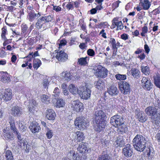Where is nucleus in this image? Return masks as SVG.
<instances>
[{"mask_svg":"<svg viewBox=\"0 0 160 160\" xmlns=\"http://www.w3.org/2000/svg\"><path fill=\"white\" fill-rule=\"evenodd\" d=\"M5 156L6 160H15L11 150H5Z\"/></svg>","mask_w":160,"mask_h":160,"instance_id":"cd10ccee","label":"nucleus"},{"mask_svg":"<svg viewBox=\"0 0 160 160\" xmlns=\"http://www.w3.org/2000/svg\"><path fill=\"white\" fill-rule=\"evenodd\" d=\"M141 82L142 88L147 91H150L153 87V84L151 81L146 77H143Z\"/></svg>","mask_w":160,"mask_h":160,"instance_id":"9d476101","label":"nucleus"},{"mask_svg":"<svg viewBox=\"0 0 160 160\" xmlns=\"http://www.w3.org/2000/svg\"><path fill=\"white\" fill-rule=\"evenodd\" d=\"M74 124L77 128L82 130L87 128L88 126L89 122L84 117H79L76 118Z\"/></svg>","mask_w":160,"mask_h":160,"instance_id":"39448f33","label":"nucleus"},{"mask_svg":"<svg viewBox=\"0 0 160 160\" xmlns=\"http://www.w3.org/2000/svg\"><path fill=\"white\" fill-rule=\"evenodd\" d=\"M122 22L121 21H119L118 22H112V27L113 28H115V26L117 27V30H118V28L120 29H122L123 28V26L122 25Z\"/></svg>","mask_w":160,"mask_h":160,"instance_id":"4c0bfd02","label":"nucleus"},{"mask_svg":"<svg viewBox=\"0 0 160 160\" xmlns=\"http://www.w3.org/2000/svg\"><path fill=\"white\" fill-rule=\"evenodd\" d=\"M145 112L148 115L151 116L152 122L158 125L160 122V114L158 112L157 109L154 106H151L147 107Z\"/></svg>","mask_w":160,"mask_h":160,"instance_id":"f03ea898","label":"nucleus"},{"mask_svg":"<svg viewBox=\"0 0 160 160\" xmlns=\"http://www.w3.org/2000/svg\"><path fill=\"white\" fill-rule=\"evenodd\" d=\"M53 92L54 94H52V96L55 98H56L59 96L58 94L60 93V90L58 88H56L54 89Z\"/></svg>","mask_w":160,"mask_h":160,"instance_id":"49530a36","label":"nucleus"},{"mask_svg":"<svg viewBox=\"0 0 160 160\" xmlns=\"http://www.w3.org/2000/svg\"><path fill=\"white\" fill-rule=\"evenodd\" d=\"M95 122H104L106 118V115L105 112L101 110L96 111L94 114Z\"/></svg>","mask_w":160,"mask_h":160,"instance_id":"6e6552de","label":"nucleus"},{"mask_svg":"<svg viewBox=\"0 0 160 160\" xmlns=\"http://www.w3.org/2000/svg\"><path fill=\"white\" fill-rule=\"evenodd\" d=\"M9 75L6 72H0V79L4 83L9 82L11 79Z\"/></svg>","mask_w":160,"mask_h":160,"instance_id":"4468645a","label":"nucleus"},{"mask_svg":"<svg viewBox=\"0 0 160 160\" xmlns=\"http://www.w3.org/2000/svg\"><path fill=\"white\" fill-rule=\"evenodd\" d=\"M122 153L127 158H129L132 156L133 151L130 144H127L125 146L122 150Z\"/></svg>","mask_w":160,"mask_h":160,"instance_id":"f8f14e48","label":"nucleus"},{"mask_svg":"<svg viewBox=\"0 0 160 160\" xmlns=\"http://www.w3.org/2000/svg\"><path fill=\"white\" fill-rule=\"evenodd\" d=\"M41 99L42 102L44 103L48 104L50 100L48 96L46 95H43L42 96Z\"/></svg>","mask_w":160,"mask_h":160,"instance_id":"37998d69","label":"nucleus"},{"mask_svg":"<svg viewBox=\"0 0 160 160\" xmlns=\"http://www.w3.org/2000/svg\"><path fill=\"white\" fill-rule=\"evenodd\" d=\"M87 54L88 55L93 57L95 55V52L94 51L91 49H88L87 52Z\"/></svg>","mask_w":160,"mask_h":160,"instance_id":"603ef678","label":"nucleus"},{"mask_svg":"<svg viewBox=\"0 0 160 160\" xmlns=\"http://www.w3.org/2000/svg\"><path fill=\"white\" fill-rule=\"evenodd\" d=\"M30 56H32V58H34L35 57L38 56L39 55V54L38 51H36L32 55V53L30 54Z\"/></svg>","mask_w":160,"mask_h":160,"instance_id":"69168bd1","label":"nucleus"},{"mask_svg":"<svg viewBox=\"0 0 160 160\" xmlns=\"http://www.w3.org/2000/svg\"><path fill=\"white\" fill-rule=\"evenodd\" d=\"M95 122L96 124L94 127V129L96 131L100 132L105 127V126L104 124V122Z\"/></svg>","mask_w":160,"mask_h":160,"instance_id":"5701e85b","label":"nucleus"},{"mask_svg":"<svg viewBox=\"0 0 160 160\" xmlns=\"http://www.w3.org/2000/svg\"><path fill=\"white\" fill-rule=\"evenodd\" d=\"M46 118L49 120H54L56 116V114L53 110L48 109L46 112Z\"/></svg>","mask_w":160,"mask_h":160,"instance_id":"a211bd4d","label":"nucleus"},{"mask_svg":"<svg viewBox=\"0 0 160 160\" xmlns=\"http://www.w3.org/2000/svg\"><path fill=\"white\" fill-rule=\"evenodd\" d=\"M66 7L67 9L69 10L70 9H72L73 8V5L71 3V2H69L66 5Z\"/></svg>","mask_w":160,"mask_h":160,"instance_id":"6e6d98bb","label":"nucleus"},{"mask_svg":"<svg viewBox=\"0 0 160 160\" xmlns=\"http://www.w3.org/2000/svg\"><path fill=\"white\" fill-rule=\"evenodd\" d=\"M107 92L109 95L115 96L118 94L119 91L115 85H112L108 88Z\"/></svg>","mask_w":160,"mask_h":160,"instance_id":"dca6fc26","label":"nucleus"},{"mask_svg":"<svg viewBox=\"0 0 160 160\" xmlns=\"http://www.w3.org/2000/svg\"><path fill=\"white\" fill-rule=\"evenodd\" d=\"M97 160H112V158L108 153L107 151H105L99 155Z\"/></svg>","mask_w":160,"mask_h":160,"instance_id":"aec40b11","label":"nucleus"},{"mask_svg":"<svg viewBox=\"0 0 160 160\" xmlns=\"http://www.w3.org/2000/svg\"><path fill=\"white\" fill-rule=\"evenodd\" d=\"M87 143L83 142L80 143L77 148L78 151L80 153L85 152L87 150Z\"/></svg>","mask_w":160,"mask_h":160,"instance_id":"a878e982","label":"nucleus"},{"mask_svg":"<svg viewBox=\"0 0 160 160\" xmlns=\"http://www.w3.org/2000/svg\"><path fill=\"white\" fill-rule=\"evenodd\" d=\"M121 38L124 40L128 39V36L126 34H123L121 35Z\"/></svg>","mask_w":160,"mask_h":160,"instance_id":"338daca9","label":"nucleus"},{"mask_svg":"<svg viewBox=\"0 0 160 160\" xmlns=\"http://www.w3.org/2000/svg\"><path fill=\"white\" fill-rule=\"evenodd\" d=\"M140 4L142 7V9L145 10H148L151 6L150 2L148 0H143L140 1Z\"/></svg>","mask_w":160,"mask_h":160,"instance_id":"393cba45","label":"nucleus"},{"mask_svg":"<svg viewBox=\"0 0 160 160\" xmlns=\"http://www.w3.org/2000/svg\"><path fill=\"white\" fill-rule=\"evenodd\" d=\"M29 128L32 132L33 133L38 132L41 130V128L39 124L37 122H32Z\"/></svg>","mask_w":160,"mask_h":160,"instance_id":"ddd939ff","label":"nucleus"},{"mask_svg":"<svg viewBox=\"0 0 160 160\" xmlns=\"http://www.w3.org/2000/svg\"><path fill=\"white\" fill-rule=\"evenodd\" d=\"M52 20L53 17L50 15L42 17L37 19L36 27L38 29L42 28L45 30L49 28L47 26L48 22H51Z\"/></svg>","mask_w":160,"mask_h":160,"instance_id":"7ed1b4c3","label":"nucleus"},{"mask_svg":"<svg viewBox=\"0 0 160 160\" xmlns=\"http://www.w3.org/2000/svg\"><path fill=\"white\" fill-rule=\"evenodd\" d=\"M18 125H19V127L20 128V129L23 131H24V129H25V128H26V126H23L22 124V123L20 121L18 122Z\"/></svg>","mask_w":160,"mask_h":160,"instance_id":"bf43d9fd","label":"nucleus"},{"mask_svg":"<svg viewBox=\"0 0 160 160\" xmlns=\"http://www.w3.org/2000/svg\"><path fill=\"white\" fill-rule=\"evenodd\" d=\"M79 47L82 50H83L87 48V46L84 43H82L79 45Z\"/></svg>","mask_w":160,"mask_h":160,"instance_id":"4d7b16f0","label":"nucleus"},{"mask_svg":"<svg viewBox=\"0 0 160 160\" xmlns=\"http://www.w3.org/2000/svg\"><path fill=\"white\" fill-rule=\"evenodd\" d=\"M115 77L117 79L123 80L126 79V76L125 75L117 74L116 75Z\"/></svg>","mask_w":160,"mask_h":160,"instance_id":"c03bdc74","label":"nucleus"},{"mask_svg":"<svg viewBox=\"0 0 160 160\" xmlns=\"http://www.w3.org/2000/svg\"><path fill=\"white\" fill-rule=\"evenodd\" d=\"M89 57H87L85 58H78V63L81 65H85L88 64L87 62V59Z\"/></svg>","mask_w":160,"mask_h":160,"instance_id":"72a5a7b5","label":"nucleus"},{"mask_svg":"<svg viewBox=\"0 0 160 160\" xmlns=\"http://www.w3.org/2000/svg\"><path fill=\"white\" fill-rule=\"evenodd\" d=\"M83 106L82 103L79 101H73L72 103V107L74 110L79 112L82 111L83 110Z\"/></svg>","mask_w":160,"mask_h":160,"instance_id":"9b49d317","label":"nucleus"},{"mask_svg":"<svg viewBox=\"0 0 160 160\" xmlns=\"http://www.w3.org/2000/svg\"><path fill=\"white\" fill-rule=\"evenodd\" d=\"M49 83L48 82V80L47 79H45L43 80V84L44 87L46 88L47 87Z\"/></svg>","mask_w":160,"mask_h":160,"instance_id":"5fc2aeb1","label":"nucleus"},{"mask_svg":"<svg viewBox=\"0 0 160 160\" xmlns=\"http://www.w3.org/2000/svg\"><path fill=\"white\" fill-rule=\"evenodd\" d=\"M120 2V1L118 0L112 3V6L114 9L117 8L119 6V4Z\"/></svg>","mask_w":160,"mask_h":160,"instance_id":"864d4df0","label":"nucleus"},{"mask_svg":"<svg viewBox=\"0 0 160 160\" xmlns=\"http://www.w3.org/2000/svg\"><path fill=\"white\" fill-rule=\"evenodd\" d=\"M110 43L112 44V48L114 50H117V43L115 39L113 38H111L110 41Z\"/></svg>","mask_w":160,"mask_h":160,"instance_id":"a18cd8bd","label":"nucleus"},{"mask_svg":"<svg viewBox=\"0 0 160 160\" xmlns=\"http://www.w3.org/2000/svg\"><path fill=\"white\" fill-rule=\"evenodd\" d=\"M67 55L62 51L57 52L56 57L58 60L61 62H64L67 59Z\"/></svg>","mask_w":160,"mask_h":160,"instance_id":"f3484780","label":"nucleus"},{"mask_svg":"<svg viewBox=\"0 0 160 160\" xmlns=\"http://www.w3.org/2000/svg\"><path fill=\"white\" fill-rule=\"evenodd\" d=\"M9 122L10 124V127L11 129L13 130V131H16V128L15 124V121L14 118L12 116L10 117L8 119Z\"/></svg>","mask_w":160,"mask_h":160,"instance_id":"c85d7f7f","label":"nucleus"},{"mask_svg":"<svg viewBox=\"0 0 160 160\" xmlns=\"http://www.w3.org/2000/svg\"><path fill=\"white\" fill-rule=\"evenodd\" d=\"M21 28L22 32L23 33H26L27 32L28 28L27 25L26 24H22L21 25Z\"/></svg>","mask_w":160,"mask_h":160,"instance_id":"3c124183","label":"nucleus"},{"mask_svg":"<svg viewBox=\"0 0 160 160\" xmlns=\"http://www.w3.org/2000/svg\"><path fill=\"white\" fill-rule=\"evenodd\" d=\"M62 79L67 81H69L71 78L72 75L69 72H63L62 73Z\"/></svg>","mask_w":160,"mask_h":160,"instance_id":"c756f323","label":"nucleus"},{"mask_svg":"<svg viewBox=\"0 0 160 160\" xmlns=\"http://www.w3.org/2000/svg\"><path fill=\"white\" fill-rule=\"evenodd\" d=\"M132 75L135 78H138L139 77L140 72L137 69L132 68L131 70Z\"/></svg>","mask_w":160,"mask_h":160,"instance_id":"2f4dec72","label":"nucleus"},{"mask_svg":"<svg viewBox=\"0 0 160 160\" xmlns=\"http://www.w3.org/2000/svg\"><path fill=\"white\" fill-rule=\"evenodd\" d=\"M68 156L69 158H63L62 160H80L79 157L77 155L75 154L74 151L70 152L68 154Z\"/></svg>","mask_w":160,"mask_h":160,"instance_id":"6ab92c4d","label":"nucleus"},{"mask_svg":"<svg viewBox=\"0 0 160 160\" xmlns=\"http://www.w3.org/2000/svg\"><path fill=\"white\" fill-rule=\"evenodd\" d=\"M53 9L57 12L61 11V8L59 6H54L53 7Z\"/></svg>","mask_w":160,"mask_h":160,"instance_id":"680f3d73","label":"nucleus"},{"mask_svg":"<svg viewBox=\"0 0 160 160\" xmlns=\"http://www.w3.org/2000/svg\"><path fill=\"white\" fill-rule=\"evenodd\" d=\"M147 140L142 135L138 134L135 136L132 141L133 146L137 151L142 152L146 147Z\"/></svg>","mask_w":160,"mask_h":160,"instance_id":"f257e3e1","label":"nucleus"},{"mask_svg":"<svg viewBox=\"0 0 160 160\" xmlns=\"http://www.w3.org/2000/svg\"><path fill=\"white\" fill-rule=\"evenodd\" d=\"M76 134L77 136V140L78 141L81 142L84 139L85 136L84 134L82 132L77 131L76 132Z\"/></svg>","mask_w":160,"mask_h":160,"instance_id":"7c9ffc66","label":"nucleus"},{"mask_svg":"<svg viewBox=\"0 0 160 160\" xmlns=\"http://www.w3.org/2000/svg\"><path fill=\"white\" fill-rule=\"evenodd\" d=\"M4 136L6 139L10 140H12L14 139V135L11 131H8L6 133L4 134Z\"/></svg>","mask_w":160,"mask_h":160,"instance_id":"e433bc0d","label":"nucleus"},{"mask_svg":"<svg viewBox=\"0 0 160 160\" xmlns=\"http://www.w3.org/2000/svg\"><path fill=\"white\" fill-rule=\"evenodd\" d=\"M28 15V20L32 22L35 19V18L34 16V12H30V13H29Z\"/></svg>","mask_w":160,"mask_h":160,"instance_id":"8fccbe9b","label":"nucleus"},{"mask_svg":"<svg viewBox=\"0 0 160 160\" xmlns=\"http://www.w3.org/2000/svg\"><path fill=\"white\" fill-rule=\"evenodd\" d=\"M41 64V61L38 59L34 58L33 61V67L34 68L38 69Z\"/></svg>","mask_w":160,"mask_h":160,"instance_id":"c9c22d12","label":"nucleus"},{"mask_svg":"<svg viewBox=\"0 0 160 160\" xmlns=\"http://www.w3.org/2000/svg\"><path fill=\"white\" fill-rule=\"evenodd\" d=\"M37 104V103L36 101L34 100H32V102H30L29 105H31V106H34L35 107L36 106Z\"/></svg>","mask_w":160,"mask_h":160,"instance_id":"0e129e2a","label":"nucleus"},{"mask_svg":"<svg viewBox=\"0 0 160 160\" xmlns=\"http://www.w3.org/2000/svg\"><path fill=\"white\" fill-rule=\"evenodd\" d=\"M12 95L11 90L10 89H6L3 95L4 99L6 101L10 100L12 98Z\"/></svg>","mask_w":160,"mask_h":160,"instance_id":"4be33fe9","label":"nucleus"},{"mask_svg":"<svg viewBox=\"0 0 160 160\" xmlns=\"http://www.w3.org/2000/svg\"><path fill=\"white\" fill-rule=\"evenodd\" d=\"M141 68L142 72L146 75H149L150 73L149 68L147 66H142Z\"/></svg>","mask_w":160,"mask_h":160,"instance_id":"ea45409f","label":"nucleus"},{"mask_svg":"<svg viewBox=\"0 0 160 160\" xmlns=\"http://www.w3.org/2000/svg\"><path fill=\"white\" fill-rule=\"evenodd\" d=\"M124 122L123 117L118 115H115L112 117L110 120L111 124L116 128L119 127Z\"/></svg>","mask_w":160,"mask_h":160,"instance_id":"0eeeda50","label":"nucleus"},{"mask_svg":"<svg viewBox=\"0 0 160 160\" xmlns=\"http://www.w3.org/2000/svg\"><path fill=\"white\" fill-rule=\"evenodd\" d=\"M119 89L121 92L124 94H127L130 92V87L129 84L125 81H121L118 83Z\"/></svg>","mask_w":160,"mask_h":160,"instance_id":"1a4fd4ad","label":"nucleus"},{"mask_svg":"<svg viewBox=\"0 0 160 160\" xmlns=\"http://www.w3.org/2000/svg\"><path fill=\"white\" fill-rule=\"evenodd\" d=\"M67 41L65 40H62L60 41V43L59 44V46H64L66 44Z\"/></svg>","mask_w":160,"mask_h":160,"instance_id":"13d9d810","label":"nucleus"},{"mask_svg":"<svg viewBox=\"0 0 160 160\" xmlns=\"http://www.w3.org/2000/svg\"><path fill=\"white\" fill-rule=\"evenodd\" d=\"M13 132H14L16 133V134L17 135V137L18 139L19 140L21 141L22 139V138L21 137V135L20 134V133L19 132H18V131H17L16 129V131L15 132L14 131H13Z\"/></svg>","mask_w":160,"mask_h":160,"instance_id":"052dcab7","label":"nucleus"},{"mask_svg":"<svg viewBox=\"0 0 160 160\" xmlns=\"http://www.w3.org/2000/svg\"><path fill=\"white\" fill-rule=\"evenodd\" d=\"M147 155L149 157L152 159L154 155V152L152 148H148L147 149Z\"/></svg>","mask_w":160,"mask_h":160,"instance_id":"58836bf2","label":"nucleus"},{"mask_svg":"<svg viewBox=\"0 0 160 160\" xmlns=\"http://www.w3.org/2000/svg\"><path fill=\"white\" fill-rule=\"evenodd\" d=\"M29 106L28 107L29 111L30 112H33L35 110V107L34 106H31V105H29Z\"/></svg>","mask_w":160,"mask_h":160,"instance_id":"e2e57ef3","label":"nucleus"},{"mask_svg":"<svg viewBox=\"0 0 160 160\" xmlns=\"http://www.w3.org/2000/svg\"><path fill=\"white\" fill-rule=\"evenodd\" d=\"M91 92L90 85L86 84L84 86L79 87L78 93L82 99H87L90 97Z\"/></svg>","mask_w":160,"mask_h":160,"instance_id":"20e7f679","label":"nucleus"},{"mask_svg":"<svg viewBox=\"0 0 160 160\" xmlns=\"http://www.w3.org/2000/svg\"><path fill=\"white\" fill-rule=\"evenodd\" d=\"M153 79L155 86L160 88V76L156 75L153 77Z\"/></svg>","mask_w":160,"mask_h":160,"instance_id":"f704fd0d","label":"nucleus"},{"mask_svg":"<svg viewBox=\"0 0 160 160\" xmlns=\"http://www.w3.org/2000/svg\"><path fill=\"white\" fill-rule=\"evenodd\" d=\"M94 70L95 71V75L98 78H103L107 76L108 70L101 65L95 67Z\"/></svg>","mask_w":160,"mask_h":160,"instance_id":"423d86ee","label":"nucleus"},{"mask_svg":"<svg viewBox=\"0 0 160 160\" xmlns=\"http://www.w3.org/2000/svg\"><path fill=\"white\" fill-rule=\"evenodd\" d=\"M94 84L96 88L101 90L104 87V83L102 81L98 80L97 82H95Z\"/></svg>","mask_w":160,"mask_h":160,"instance_id":"473e14b6","label":"nucleus"},{"mask_svg":"<svg viewBox=\"0 0 160 160\" xmlns=\"http://www.w3.org/2000/svg\"><path fill=\"white\" fill-rule=\"evenodd\" d=\"M65 105V103L63 100L60 98L57 100V106L58 107H63Z\"/></svg>","mask_w":160,"mask_h":160,"instance_id":"79ce46f5","label":"nucleus"},{"mask_svg":"<svg viewBox=\"0 0 160 160\" xmlns=\"http://www.w3.org/2000/svg\"><path fill=\"white\" fill-rule=\"evenodd\" d=\"M2 34H1V37L2 39H6V36L5 35L7 33V29L3 27L2 29Z\"/></svg>","mask_w":160,"mask_h":160,"instance_id":"09e8293b","label":"nucleus"},{"mask_svg":"<svg viewBox=\"0 0 160 160\" xmlns=\"http://www.w3.org/2000/svg\"><path fill=\"white\" fill-rule=\"evenodd\" d=\"M47 132L46 134L47 138L48 139L51 138L52 136V130H50L49 128H47L46 129Z\"/></svg>","mask_w":160,"mask_h":160,"instance_id":"de8ad7c7","label":"nucleus"},{"mask_svg":"<svg viewBox=\"0 0 160 160\" xmlns=\"http://www.w3.org/2000/svg\"><path fill=\"white\" fill-rule=\"evenodd\" d=\"M136 116L138 118L139 121L141 122H145L147 119V117L145 113L142 112H140L137 110L135 112Z\"/></svg>","mask_w":160,"mask_h":160,"instance_id":"2eb2a0df","label":"nucleus"},{"mask_svg":"<svg viewBox=\"0 0 160 160\" xmlns=\"http://www.w3.org/2000/svg\"><path fill=\"white\" fill-rule=\"evenodd\" d=\"M156 138L158 141L160 142V133H158L156 134Z\"/></svg>","mask_w":160,"mask_h":160,"instance_id":"774afa93","label":"nucleus"},{"mask_svg":"<svg viewBox=\"0 0 160 160\" xmlns=\"http://www.w3.org/2000/svg\"><path fill=\"white\" fill-rule=\"evenodd\" d=\"M123 137L122 136H119L117 137V139L116 141L117 147H122L125 144V141Z\"/></svg>","mask_w":160,"mask_h":160,"instance_id":"b1692460","label":"nucleus"},{"mask_svg":"<svg viewBox=\"0 0 160 160\" xmlns=\"http://www.w3.org/2000/svg\"><path fill=\"white\" fill-rule=\"evenodd\" d=\"M68 89L70 92L73 94H75L76 93H78L79 91L77 87L73 84H71L69 85Z\"/></svg>","mask_w":160,"mask_h":160,"instance_id":"bb28decb","label":"nucleus"},{"mask_svg":"<svg viewBox=\"0 0 160 160\" xmlns=\"http://www.w3.org/2000/svg\"><path fill=\"white\" fill-rule=\"evenodd\" d=\"M21 108L18 106H15L11 109V114L14 116H20L22 114Z\"/></svg>","mask_w":160,"mask_h":160,"instance_id":"412c9836","label":"nucleus"},{"mask_svg":"<svg viewBox=\"0 0 160 160\" xmlns=\"http://www.w3.org/2000/svg\"><path fill=\"white\" fill-rule=\"evenodd\" d=\"M117 128H118V129L121 132H125L127 131L128 128L124 123L120 125L119 127H117Z\"/></svg>","mask_w":160,"mask_h":160,"instance_id":"a19ab883","label":"nucleus"}]
</instances>
